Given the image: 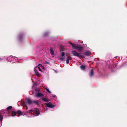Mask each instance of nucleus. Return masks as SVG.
Here are the masks:
<instances>
[{
    "instance_id": "1",
    "label": "nucleus",
    "mask_w": 127,
    "mask_h": 127,
    "mask_svg": "<svg viewBox=\"0 0 127 127\" xmlns=\"http://www.w3.org/2000/svg\"><path fill=\"white\" fill-rule=\"evenodd\" d=\"M17 114H19L20 115H24L26 114L24 112H22L21 111L18 110L17 111V112L13 111L12 113V116H14Z\"/></svg>"
},
{
    "instance_id": "2",
    "label": "nucleus",
    "mask_w": 127,
    "mask_h": 127,
    "mask_svg": "<svg viewBox=\"0 0 127 127\" xmlns=\"http://www.w3.org/2000/svg\"><path fill=\"white\" fill-rule=\"evenodd\" d=\"M69 43L73 47V48L74 49H78L81 50H82L83 49L82 47L79 46V45L73 44L70 42Z\"/></svg>"
},
{
    "instance_id": "3",
    "label": "nucleus",
    "mask_w": 127,
    "mask_h": 127,
    "mask_svg": "<svg viewBox=\"0 0 127 127\" xmlns=\"http://www.w3.org/2000/svg\"><path fill=\"white\" fill-rule=\"evenodd\" d=\"M17 60V57L13 56H10L8 57V60L11 63L15 62Z\"/></svg>"
},
{
    "instance_id": "4",
    "label": "nucleus",
    "mask_w": 127,
    "mask_h": 127,
    "mask_svg": "<svg viewBox=\"0 0 127 127\" xmlns=\"http://www.w3.org/2000/svg\"><path fill=\"white\" fill-rule=\"evenodd\" d=\"M72 54L74 56H76L78 57H81L82 58L83 56L80 55L79 54L77 53L76 51H72Z\"/></svg>"
},
{
    "instance_id": "5",
    "label": "nucleus",
    "mask_w": 127,
    "mask_h": 127,
    "mask_svg": "<svg viewBox=\"0 0 127 127\" xmlns=\"http://www.w3.org/2000/svg\"><path fill=\"white\" fill-rule=\"evenodd\" d=\"M72 54L74 56H76L78 57H81L82 58L83 56L80 55L79 54L77 53L76 51H72Z\"/></svg>"
},
{
    "instance_id": "6",
    "label": "nucleus",
    "mask_w": 127,
    "mask_h": 127,
    "mask_svg": "<svg viewBox=\"0 0 127 127\" xmlns=\"http://www.w3.org/2000/svg\"><path fill=\"white\" fill-rule=\"evenodd\" d=\"M46 105L47 107L51 108H53L55 107V105H54L53 104L50 102L47 103H46Z\"/></svg>"
},
{
    "instance_id": "7",
    "label": "nucleus",
    "mask_w": 127,
    "mask_h": 127,
    "mask_svg": "<svg viewBox=\"0 0 127 127\" xmlns=\"http://www.w3.org/2000/svg\"><path fill=\"white\" fill-rule=\"evenodd\" d=\"M5 110H2L0 111V119L1 122L2 121L3 119V116L4 115V112H5Z\"/></svg>"
},
{
    "instance_id": "8",
    "label": "nucleus",
    "mask_w": 127,
    "mask_h": 127,
    "mask_svg": "<svg viewBox=\"0 0 127 127\" xmlns=\"http://www.w3.org/2000/svg\"><path fill=\"white\" fill-rule=\"evenodd\" d=\"M38 110V109L36 108L34 109H32L28 111H27L26 112H25V113L26 114H27L28 113H30L32 112H37V111Z\"/></svg>"
},
{
    "instance_id": "9",
    "label": "nucleus",
    "mask_w": 127,
    "mask_h": 127,
    "mask_svg": "<svg viewBox=\"0 0 127 127\" xmlns=\"http://www.w3.org/2000/svg\"><path fill=\"white\" fill-rule=\"evenodd\" d=\"M36 68L37 69H38L39 70L41 71V68H42L43 70H45V67L41 65H39L37 66L36 67Z\"/></svg>"
},
{
    "instance_id": "10",
    "label": "nucleus",
    "mask_w": 127,
    "mask_h": 127,
    "mask_svg": "<svg viewBox=\"0 0 127 127\" xmlns=\"http://www.w3.org/2000/svg\"><path fill=\"white\" fill-rule=\"evenodd\" d=\"M65 55L64 53V52H62L61 53V57L60 58V60L62 61H63L65 59V57L64 56Z\"/></svg>"
},
{
    "instance_id": "11",
    "label": "nucleus",
    "mask_w": 127,
    "mask_h": 127,
    "mask_svg": "<svg viewBox=\"0 0 127 127\" xmlns=\"http://www.w3.org/2000/svg\"><path fill=\"white\" fill-rule=\"evenodd\" d=\"M35 96L36 97H41L43 96V94L40 93H38L35 95Z\"/></svg>"
},
{
    "instance_id": "12",
    "label": "nucleus",
    "mask_w": 127,
    "mask_h": 127,
    "mask_svg": "<svg viewBox=\"0 0 127 127\" xmlns=\"http://www.w3.org/2000/svg\"><path fill=\"white\" fill-rule=\"evenodd\" d=\"M27 102L29 104H30L32 103V101L31 99L28 98L27 99Z\"/></svg>"
},
{
    "instance_id": "13",
    "label": "nucleus",
    "mask_w": 127,
    "mask_h": 127,
    "mask_svg": "<svg viewBox=\"0 0 127 127\" xmlns=\"http://www.w3.org/2000/svg\"><path fill=\"white\" fill-rule=\"evenodd\" d=\"M42 100L44 102H48L49 101L48 99L46 97H43L42 98Z\"/></svg>"
},
{
    "instance_id": "14",
    "label": "nucleus",
    "mask_w": 127,
    "mask_h": 127,
    "mask_svg": "<svg viewBox=\"0 0 127 127\" xmlns=\"http://www.w3.org/2000/svg\"><path fill=\"white\" fill-rule=\"evenodd\" d=\"M94 73L93 70L92 69L91 70L90 72V77H92Z\"/></svg>"
},
{
    "instance_id": "15",
    "label": "nucleus",
    "mask_w": 127,
    "mask_h": 127,
    "mask_svg": "<svg viewBox=\"0 0 127 127\" xmlns=\"http://www.w3.org/2000/svg\"><path fill=\"white\" fill-rule=\"evenodd\" d=\"M50 51L51 55H54V52L52 50V49L51 48L50 49Z\"/></svg>"
},
{
    "instance_id": "16",
    "label": "nucleus",
    "mask_w": 127,
    "mask_h": 127,
    "mask_svg": "<svg viewBox=\"0 0 127 127\" xmlns=\"http://www.w3.org/2000/svg\"><path fill=\"white\" fill-rule=\"evenodd\" d=\"M34 71H35V73H36V75L37 76H39V73H38V72H37V70H36V69H35V68L34 69Z\"/></svg>"
},
{
    "instance_id": "17",
    "label": "nucleus",
    "mask_w": 127,
    "mask_h": 127,
    "mask_svg": "<svg viewBox=\"0 0 127 127\" xmlns=\"http://www.w3.org/2000/svg\"><path fill=\"white\" fill-rule=\"evenodd\" d=\"M12 108V107L11 106H9L6 108V110L7 111H9Z\"/></svg>"
},
{
    "instance_id": "18",
    "label": "nucleus",
    "mask_w": 127,
    "mask_h": 127,
    "mask_svg": "<svg viewBox=\"0 0 127 127\" xmlns=\"http://www.w3.org/2000/svg\"><path fill=\"white\" fill-rule=\"evenodd\" d=\"M91 54V52L89 51H87L85 53V54L86 55H88Z\"/></svg>"
},
{
    "instance_id": "19",
    "label": "nucleus",
    "mask_w": 127,
    "mask_h": 127,
    "mask_svg": "<svg viewBox=\"0 0 127 127\" xmlns=\"http://www.w3.org/2000/svg\"><path fill=\"white\" fill-rule=\"evenodd\" d=\"M80 67L82 70H84L85 69V66L84 65H81Z\"/></svg>"
},
{
    "instance_id": "20",
    "label": "nucleus",
    "mask_w": 127,
    "mask_h": 127,
    "mask_svg": "<svg viewBox=\"0 0 127 127\" xmlns=\"http://www.w3.org/2000/svg\"><path fill=\"white\" fill-rule=\"evenodd\" d=\"M32 103H35L36 104H38V101H32Z\"/></svg>"
},
{
    "instance_id": "21",
    "label": "nucleus",
    "mask_w": 127,
    "mask_h": 127,
    "mask_svg": "<svg viewBox=\"0 0 127 127\" xmlns=\"http://www.w3.org/2000/svg\"><path fill=\"white\" fill-rule=\"evenodd\" d=\"M45 89L46 90H47V91L49 93H51V92L49 91V89L47 88H45Z\"/></svg>"
},
{
    "instance_id": "22",
    "label": "nucleus",
    "mask_w": 127,
    "mask_h": 127,
    "mask_svg": "<svg viewBox=\"0 0 127 127\" xmlns=\"http://www.w3.org/2000/svg\"><path fill=\"white\" fill-rule=\"evenodd\" d=\"M45 89L46 90H47V91L49 93H51V92L49 91V89L47 88H45Z\"/></svg>"
},
{
    "instance_id": "23",
    "label": "nucleus",
    "mask_w": 127,
    "mask_h": 127,
    "mask_svg": "<svg viewBox=\"0 0 127 127\" xmlns=\"http://www.w3.org/2000/svg\"><path fill=\"white\" fill-rule=\"evenodd\" d=\"M39 114H40L39 113H35L34 114V115L35 116H37L39 115Z\"/></svg>"
},
{
    "instance_id": "24",
    "label": "nucleus",
    "mask_w": 127,
    "mask_h": 127,
    "mask_svg": "<svg viewBox=\"0 0 127 127\" xmlns=\"http://www.w3.org/2000/svg\"><path fill=\"white\" fill-rule=\"evenodd\" d=\"M66 63L67 64H68L69 63V59H67L66 60Z\"/></svg>"
},
{
    "instance_id": "25",
    "label": "nucleus",
    "mask_w": 127,
    "mask_h": 127,
    "mask_svg": "<svg viewBox=\"0 0 127 127\" xmlns=\"http://www.w3.org/2000/svg\"><path fill=\"white\" fill-rule=\"evenodd\" d=\"M67 59H69V60L71 59L72 58L71 56H69L68 57Z\"/></svg>"
},
{
    "instance_id": "26",
    "label": "nucleus",
    "mask_w": 127,
    "mask_h": 127,
    "mask_svg": "<svg viewBox=\"0 0 127 127\" xmlns=\"http://www.w3.org/2000/svg\"><path fill=\"white\" fill-rule=\"evenodd\" d=\"M56 96L55 95H53V97H55Z\"/></svg>"
},
{
    "instance_id": "27",
    "label": "nucleus",
    "mask_w": 127,
    "mask_h": 127,
    "mask_svg": "<svg viewBox=\"0 0 127 127\" xmlns=\"http://www.w3.org/2000/svg\"><path fill=\"white\" fill-rule=\"evenodd\" d=\"M47 110V109H45V111H46Z\"/></svg>"
}]
</instances>
